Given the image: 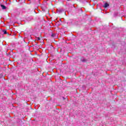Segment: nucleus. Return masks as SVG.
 Masks as SVG:
<instances>
[{"label": "nucleus", "instance_id": "obj_1", "mask_svg": "<svg viewBox=\"0 0 126 126\" xmlns=\"http://www.w3.org/2000/svg\"><path fill=\"white\" fill-rule=\"evenodd\" d=\"M108 6H109V4L107 2L105 3L104 5L103 6V7H104V8H107Z\"/></svg>", "mask_w": 126, "mask_h": 126}, {"label": "nucleus", "instance_id": "obj_2", "mask_svg": "<svg viewBox=\"0 0 126 126\" xmlns=\"http://www.w3.org/2000/svg\"><path fill=\"white\" fill-rule=\"evenodd\" d=\"M57 36V34L56 33H52L51 35V37H53V38H56Z\"/></svg>", "mask_w": 126, "mask_h": 126}, {"label": "nucleus", "instance_id": "obj_3", "mask_svg": "<svg viewBox=\"0 0 126 126\" xmlns=\"http://www.w3.org/2000/svg\"><path fill=\"white\" fill-rule=\"evenodd\" d=\"M81 62H82L83 63H86L87 62V60H86V59L84 58H82Z\"/></svg>", "mask_w": 126, "mask_h": 126}, {"label": "nucleus", "instance_id": "obj_4", "mask_svg": "<svg viewBox=\"0 0 126 126\" xmlns=\"http://www.w3.org/2000/svg\"><path fill=\"white\" fill-rule=\"evenodd\" d=\"M1 7L2 8V9H6V7H5V6L3 5H1Z\"/></svg>", "mask_w": 126, "mask_h": 126}, {"label": "nucleus", "instance_id": "obj_5", "mask_svg": "<svg viewBox=\"0 0 126 126\" xmlns=\"http://www.w3.org/2000/svg\"><path fill=\"white\" fill-rule=\"evenodd\" d=\"M63 10V9H61L59 11V13H62Z\"/></svg>", "mask_w": 126, "mask_h": 126}, {"label": "nucleus", "instance_id": "obj_6", "mask_svg": "<svg viewBox=\"0 0 126 126\" xmlns=\"http://www.w3.org/2000/svg\"><path fill=\"white\" fill-rule=\"evenodd\" d=\"M3 32L4 34H6V31H3Z\"/></svg>", "mask_w": 126, "mask_h": 126}, {"label": "nucleus", "instance_id": "obj_7", "mask_svg": "<svg viewBox=\"0 0 126 126\" xmlns=\"http://www.w3.org/2000/svg\"><path fill=\"white\" fill-rule=\"evenodd\" d=\"M36 39L37 40V41L40 40V37H37V38H36Z\"/></svg>", "mask_w": 126, "mask_h": 126}]
</instances>
